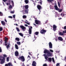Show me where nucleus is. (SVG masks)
Masks as SVG:
<instances>
[{
	"label": "nucleus",
	"instance_id": "57",
	"mask_svg": "<svg viewBox=\"0 0 66 66\" xmlns=\"http://www.w3.org/2000/svg\"><path fill=\"white\" fill-rule=\"evenodd\" d=\"M25 26H26V27H28V25H27V24H25Z\"/></svg>",
	"mask_w": 66,
	"mask_h": 66
},
{
	"label": "nucleus",
	"instance_id": "2",
	"mask_svg": "<svg viewBox=\"0 0 66 66\" xmlns=\"http://www.w3.org/2000/svg\"><path fill=\"white\" fill-rule=\"evenodd\" d=\"M3 57L2 59L1 64H3L5 63V57H7V55L5 54H4L3 55Z\"/></svg>",
	"mask_w": 66,
	"mask_h": 66
},
{
	"label": "nucleus",
	"instance_id": "15",
	"mask_svg": "<svg viewBox=\"0 0 66 66\" xmlns=\"http://www.w3.org/2000/svg\"><path fill=\"white\" fill-rule=\"evenodd\" d=\"M55 10H57V11H59V10H60V9L57 7V6L56 5H55Z\"/></svg>",
	"mask_w": 66,
	"mask_h": 66
},
{
	"label": "nucleus",
	"instance_id": "32",
	"mask_svg": "<svg viewBox=\"0 0 66 66\" xmlns=\"http://www.w3.org/2000/svg\"><path fill=\"white\" fill-rule=\"evenodd\" d=\"M58 5L59 7H60L61 6L60 5V2H58Z\"/></svg>",
	"mask_w": 66,
	"mask_h": 66
},
{
	"label": "nucleus",
	"instance_id": "23",
	"mask_svg": "<svg viewBox=\"0 0 66 66\" xmlns=\"http://www.w3.org/2000/svg\"><path fill=\"white\" fill-rule=\"evenodd\" d=\"M59 35H64V34H63V33H62V32H60L59 33Z\"/></svg>",
	"mask_w": 66,
	"mask_h": 66
},
{
	"label": "nucleus",
	"instance_id": "36",
	"mask_svg": "<svg viewBox=\"0 0 66 66\" xmlns=\"http://www.w3.org/2000/svg\"><path fill=\"white\" fill-rule=\"evenodd\" d=\"M7 39H8V38L5 37V41H7Z\"/></svg>",
	"mask_w": 66,
	"mask_h": 66
},
{
	"label": "nucleus",
	"instance_id": "33",
	"mask_svg": "<svg viewBox=\"0 0 66 66\" xmlns=\"http://www.w3.org/2000/svg\"><path fill=\"white\" fill-rule=\"evenodd\" d=\"M0 16H3V13H2L1 12H0Z\"/></svg>",
	"mask_w": 66,
	"mask_h": 66
},
{
	"label": "nucleus",
	"instance_id": "60",
	"mask_svg": "<svg viewBox=\"0 0 66 66\" xmlns=\"http://www.w3.org/2000/svg\"><path fill=\"white\" fill-rule=\"evenodd\" d=\"M7 41H5V43H7Z\"/></svg>",
	"mask_w": 66,
	"mask_h": 66
},
{
	"label": "nucleus",
	"instance_id": "53",
	"mask_svg": "<svg viewBox=\"0 0 66 66\" xmlns=\"http://www.w3.org/2000/svg\"><path fill=\"white\" fill-rule=\"evenodd\" d=\"M64 29H66V26H64Z\"/></svg>",
	"mask_w": 66,
	"mask_h": 66
},
{
	"label": "nucleus",
	"instance_id": "55",
	"mask_svg": "<svg viewBox=\"0 0 66 66\" xmlns=\"http://www.w3.org/2000/svg\"><path fill=\"white\" fill-rule=\"evenodd\" d=\"M2 55H0V58H2Z\"/></svg>",
	"mask_w": 66,
	"mask_h": 66
},
{
	"label": "nucleus",
	"instance_id": "31",
	"mask_svg": "<svg viewBox=\"0 0 66 66\" xmlns=\"http://www.w3.org/2000/svg\"><path fill=\"white\" fill-rule=\"evenodd\" d=\"M58 12H62V11H63V9H59V10H58Z\"/></svg>",
	"mask_w": 66,
	"mask_h": 66
},
{
	"label": "nucleus",
	"instance_id": "28",
	"mask_svg": "<svg viewBox=\"0 0 66 66\" xmlns=\"http://www.w3.org/2000/svg\"><path fill=\"white\" fill-rule=\"evenodd\" d=\"M16 44L19 45H20V44H21V43H20V42H16Z\"/></svg>",
	"mask_w": 66,
	"mask_h": 66
},
{
	"label": "nucleus",
	"instance_id": "22",
	"mask_svg": "<svg viewBox=\"0 0 66 66\" xmlns=\"http://www.w3.org/2000/svg\"><path fill=\"white\" fill-rule=\"evenodd\" d=\"M15 47L16 49H18V46L17 44L15 45Z\"/></svg>",
	"mask_w": 66,
	"mask_h": 66
},
{
	"label": "nucleus",
	"instance_id": "16",
	"mask_svg": "<svg viewBox=\"0 0 66 66\" xmlns=\"http://www.w3.org/2000/svg\"><path fill=\"white\" fill-rule=\"evenodd\" d=\"M23 7H25L26 9L27 10L29 8V5H26L25 6H23Z\"/></svg>",
	"mask_w": 66,
	"mask_h": 66
},
{
	"label": "nucleus",
	"instance_id": "44",
	"mask_svg": "<svg viewBox=\"0 0 66 66\" xmlns=\"http://www.w3.org/2000/svg\"><path fill=\"white\" fill-rule=\"evenodd\" d=\"M43 66H48V65L46 64H44L43 65Z\"/></svg>",
	"mask_w": 66,
	"mask_h": 66
},
{
	"label": "nucleus",
	"instance_id": "7",
	"mask_svg": "<svg viewBox=\"0 0 66 66\" xmlns=\"http://www.w3.org/2000/svg\"><path fill=\"white\" fill-rule=\"evenodd\" d=\"M20 27L22 29V30H23L24 31L25 30V29H26V28L23 26L21 25L20 26Z\"/></svg>",
	"mask_w": 66,
	"mask_h": 66
},
{
	"label": "nucleus",
	"instance_id": "5",
	"mask_svg": "<svg viewBox=\"0 0 66 66\" xmlns=\"http://www.w3.org/2000/svg\"><path fill=\"white\" fill-rule=\"evenodd\" d=\"M28 27H30L29 29V34H31V33H32V27L29 26H28Z\"/></svg>",
	"mask_w": 66,
	"mask_h": 66
},
{
	"label": "nucleus",
	"instance_id": "29",
	"mask_svg": "<svg viewBox=\"0 0 66 66\" xmlns=\"http://www.w3.org/2000/svg\"><path fill=\"white\" fill-rule=\"evenodd\" d=\"M42 2H43V1L42 0H40L39 3L40 4V5H42Z\"/></svg>",
	"mask_w": 66,
	"mask_h": 66
},
{
	"label": "nucleus",
	"instance_id": "43",
	"mask_svg": "<svg viewBox=\"0 0 66 66\" xmlns=\"http://www.w3.org/2000/svg\"><path fill=\"white\" fill-rule=\"evenodd\" d=\"M9 9H12V5H10L9 7Z\"/></svg>",
	"mask_w": 66,
	"mask_h": 66
},
{
	"label": "nucleus",
	"instance_id": "9",
	"mask_svg": "<svg viewBox=\"0 0 66 66\" xmlns=\"http://www.w3.org/2000/svg\"><path fill=\"white\" fill-rule=\"evenodd\" d=\"M13 66V65L10 62L8 63L7 64H5V66Z\"/></svg>",
	"mask_w": 66,
	"mask_h": 66
},
{
	"label": "nucleus",
	"instance_id": "12",
	"mask_svg": "<svg viewBox=\"0 0 66 66\" xmlns=\"http://www.w3.org/2000/svg\"><path fill=\"white\" fill-rule=\"evenodd\" d=\"M15 55V56H18V55H19V53L17 51H16L14 53Z\"/></svg>",
	"mask_w": 66,
	"mask_h": 66
},
{
	"label": "nucleus",
	"instance_id": "20",
	"mask_svg": "<svg viewBox=\"0 0 66 66\" xmlns=\"http://www.w3.org/2000/svg\"><path fill=\"white\" fill-rule=\"evenodd\" d=\"M15 40H17V41H19L20 40V39H19V38L18 37H16L15 38Z\"/></svg>",
	"mask_w": 66,
	"mask_h": 66
},
{
	"label": "nucleus",
	"instance_id": "39",
	"mask_svg": "<svg viewBox=\"0 0 66 66\" xmlns=\"http://www.w3.org/2000/svg\"><path fill=\"white\" fill-rule=\"evenodd\" d=\"M10 47V46L9 45H7V46H6V47L7 49H9V47Z\"/></svg>",
	"mask_w": 66,
	"mask_h": 66
},
{
	"label": "nucleus",
	"instance_id": "40",
	"mask_svg": "<svg viewBox=\"0 0 66 66\" xmlns=\"http://www.w3.org/2000/svg\"><path fill=\"white\" fill-rule=\"evenodd\" d=\"M49 51L50 52H53V51L51 49H50V50Z\"/></svg>",
	"mask_w": 66,
	"mask_h": 66
},
{
	"label": "nucleus",
	"instance_id": "14",
	"mask_svg": "<svg viewBox=\"0 0 66 66\" xmlns=\"http://www.w3.org/2000/svg\"><path fill=\"white\" fill-rule=\"evenodd\" d=\"M58 39L59 40H60V41H63V39L62 37H58Z\"/></svg>",
	"mask_w": 66,
	"mask_h": 66
},
{
	"label": "nucleus",
	"instance_id": "13",
	"mask_svg": "<svg viewBox=\"0 0 66 66\" xmlns=\"http://www.w3.org/2000/svg\"><path fill=\"white\" fill-rule=\"evenodd\" d=\"M37 7L38 9L39 10H40V9L42 8V6H41L40 5H38L37 6Z\"/></svg>",
	"mask_w": 66,
	"mask_h": 66
},
{
	"label": "nucleus",
	"instance_id": "35",
	"mask_svg": "<svg viewBox=\"0 0 66 66\" xmlns=\"http://www.w3.org/2000/svg\"><path fill=\"white\" fill-rule=\"evenodd\" d=\"M25 22L26 23H27V24L28 25H30V23H28V22H27L26 21Z\"/></svg>",
	"mask_w": 66,
	"mask_h": 66
},
{
	"label": "nucleus",
	"instance_id": "49",
	"mask_svg": "<svg viewBox=\"0 0 66 66\" xmlns=\"http://www.w3.org/2000/svg\"><path fill=\"white\" fill-rule=\"evenodd\" d=\"M7 0H3V1L4 2H6V1H7Z\"/></svg>",
	"mask_w": 66,
	"mask_h": 66
},
{
	"label": "nucleus",
	"instance_id": "27",
	"mask_svg": "<svg viewBox=\"0 0 66 66\" xmlns=\"http://www.w3.org/2000/svg\"><path fill=\"white\" fill-rule=\"evenodd\" d=\"M16 29L17 30V31H18V32H20V30H19V28L17 27H16Z\"/></svg>",
	"mask_w": 66,
	"mask_h": 66
},
{
	"label": "nucleus",
	"instance_id": "54",
	"mask_svg": "<svg viewBox=\"0 0 66 66\" xmlns=\"http://www.w3.org/2000/svg\"><path fill=\"white\" fill-rule=\"evenodd\" d=\"M11 2L12 3V4H14V2H13V1H11Z\"/></svg>",
	"mask_w": 66,
	"mask_h": 66
},
{
	"label": "nucleus",
	"instance_id": "30",
	"mask_svg": "<svg viewBox=\"0 0 66 66\" xmlns=\"http://www.w3.org/2000/svg\"><path fill=\"white\" fill-rule=\"evenodd\" d=\"M30 56L28 55L27 57V60H30Z\"/></svg>",
	"mask_w": 66,
	"mask_h": 66
},
{
	"label": "nucleus",
	"instance_id": "52",
	"mask_svg": "<svg viewBox=\"0 0 66 66\" xmlns=\"http://www.w3.org/2000/svg\"><path fill=\"white\" fill-rule=\"evenodd\" d=\"M10 4H10V3H6V5H10Z\"/></svg>",
	"mask_w": 66,
	"mask_h": 66
},
{
	"label": "nucleus",
	"instance_id": "48",
	"mask_svg": "<svg viewBox=\"0 0 66 66\" xmlns=\"http://www.w3.org/2000/svg\"><path fill=\"white\" fill-rule=\"evenodd\" d=\"M11 0H9L8 2H9V3H10V4H11Z\"/></svg>",
	"mask_w": 66,
	"mask_h": 66
},
{
	"label": "nucleus",
	"instance_id": "6",
	"mask_svg": "<svg viewBox=\"0 0 66 66\" xmlns=\"http://www.w3.org/2000/svg\"><path fill=\"white\" fill-rule=\"evenodd\" d=\"M35 22L36 24H40V21L39 20H35Z\"/></svg>",
	"mask_w": 66,
	"mask_h": 66
},
{
	"label": "nucleus",
	"instance_id": "58",
	"mask_svg": "<svg viewBox=\"0 0 66 66\" xmlns=\"http://www.w3.org/2000/svg\"><path fill=\"white\" fill-rule=\"evenodd\" d=\"M56 13V15H58V14L57 13V12H55Z\"/></svg>",
	"mask_w": 66,
	"mask_h": 66
},
{
	"label": "nucleus",
	"instance_id": "56",
	"mask_svg": "<svg viewBox=\"0 0 66 66\" xmlns=\"http://www.w3.org/2000/svg\"><path fill=\"white\" fill-rule=\"evenodd\" d=\"M5 45L6 46H7V43H5Z\"/></svg>",
	"mask_w": 66,
	"mask_h": 66
},
{
	"label": "nucleus",
	"instance_id": "26",
	"mask_svg": "<svg viewBox=\"0 0 66 66\" xmlns=\"http://www.w3.org/2000/svg\"><path fill=\"white\" fill-rule=\"evenodd\" d=\"M26 18H27V16H26V15H23V19H26Z\"/></svg>",
	"mask_w": 66,
	"mask_h": 66
},
{
	"label": "nucleus",
	"instance_id": "42",
	"mask_svg": "<svg viewBox=\"0 0 66 66\" xmlns=\"http://www.w3.org/2000/svg\"><path fill=\"white\" fill-rule=\"evenodd\" d=\"M59 65H60V63H57L56 64V66H59Z\"/></svg>",
	"mask_w": 66,
	"mask_h": 66
},
{
	"label": "nucleus",
	"instance_id": "50",
	"mask_svg": "<svg viewBox=\"0 0 66 66\" xmlns=\"http://www.w3.org/2000/svg\"><path fill=\"white\" fill-rule=\"evenodd\" d=\"M13 18H15V15H13Z\"/></svg>",
	"mask_w": 66,
	"mask_h": 66
},
{
	"label": "nucleus",
	"instance_id": "37",
	"mask_svg": "<svg viewBox=\"0 0 66 66\" xmlns=\"http://www.w3.org/2000/svg\"><path fill=\"white\" fill-rule=\"evenodd\" d=\"M52 61H53V63H55V61H54V58H52Z\"/></svg>",
	"mask_w": 66,
	"mask_h": 66
},
{
	"label": "nucleus",
	"instance_id": "62",
	"mask_svg": "<svg viewBox=\"0 0 66 66\" xmlns=\"http://www.w3.org/2000/svg\"><path fill=\"white\" fill-rule=\"evenodd\" d=\"M33 24H34V25L35 26H36V24H35V23Z\"/></svg>",
	"mask_w": 66,
	"mask_h": 66
},
{
	"label": "nucleus",
	"instance_id": "59",
	"mask_svg": "<svg viewBox=\"0 0 66 66\" xmlns=\"http://www.w3.org/2000/svg\"><path fill=\"white\" fill-rule=\"evenodd\" d=\"M0 43H2V40H1L0 41Z\"/></svg>",
	"mask_w": 66,
	"mask_h": 66
},
{
	"label": "nucleus",
	"instance_id": "61",
	"mask_svg": "<svg viewBox=\"0 0 66 66\" xmlns=\"http://www.w3.org/2000/svg\"><path fill=\"white\" fill-rule=\"evenodd\" d=\"M55 40H56V42H57V39H55Z\"/></svg>",
	"mask_w": 66,
	"mask_h": 66
},
{
	"label": "nucleus",
	"instance_id": "38",
	"mask_svg": "<svg viewBox=\"0 0 66 66\" xmlns=\"http://www.w3.org/2000/svg\"><path fill=\"white\" fill-rule=\"evenodd\" d=\"M63 34H65V33H66V30H65L63 31Z\"/></svg>",
	"mask_w": 66,
	"mask_h": 66
},
{
	"label": "nucleus",
	"instance_id": "3",
	"mask_svg": "<svg viewBox=\"0 0 66 66\" xmlns=\"http://www.w3.org/2000/svg\"><path fill=\"white\" fill-rule=\"evenodd\" d=\"M18 59L19 60H21L22 62H24L25 61L24 57L23 56H19Z\"/></svg>",
	"mask_w": 66,
	"mask_h": 66
},
{
	"label": "nucleus",
	"instance_id": "51",
	"mask_svg": "<svg viewBox=\"0 0 66 66\" xmlns=\"http://www.w3.org/2000/svg\"><path fill=\"white\" fill-rule=\"evenodd\" d=\"M4 21H5V22H7V20H6V19H4Z\"/></svg>",
	"mask_w": 66,
	"mask_h": 66
},
{
	"label": "nucleus",
	"instance_id": "34",
	"mask_svg": "<svg viewBox=\"0 0 66 66\" xmlns=\"http://www.w3.org/2000/svg\"><path fill=\"white\" fill-rule=\"evenodd\" d=\"M7 62L9 61V57H7L6 58Z\"/></svg>",
	"mask_w": 66,
	"mask_h": 66
},
{
	"label": "nucleus",
	"instance_id": "10",
	"mask_svg": "<svg viewBox=\"0 0 66 66\" xmlns=\"http://www.w3.org/2000/svg\"><path fill=\"white\" fill-rule=\"evenodd\" d=\"M49 47L50 49H52V44L51 43V42H50L49 44Z\"/></svg>",
	"mask_w": 66,
	"mask_h": 66
},
{
	"label": "nucleus",
	"instance_id": "21",
	"mask_svg": "<svg viewBox=\"0 0 66 66\" xmlns=\"http://www.w3.org/2000/svg\"><path fill=\"white\" fill-rule=\"evenodd\" d=\"M38 34H39V32H36L35 33V34L36 35H38Z\"/></svg>",
	"mask_w": 66,
	"mask_h": 66
},
{
	"label": "nucleus",
	"instance_id": "46",
	"mask_svg": "<svg viewBox=\"0 0 66 66\" xmlns=\"http://www.w3.org/2000/svg\"><path fill=\"white\" fill-rule=\"evenodd\" d=\"M2 50L1 49V48L0 47V53L2 52Z\"/></svg>",
	"mask_w": 66,
	"mask_h": 66
},
{
	"label": "nucleus",
	"instance_id": "4",
	"mask_svg": "<svg viewBox=\"0 0 66 66\" xmlns=\"http://www.w3.org/2000/svg\"><path fill=\"white\" fill-rule=\"evenodd\" d=\"M40 31V33L41 34H45V33L47 32V30L45 29H43L42 30H40V31Z\"/></svg>",
	"mask_w": 66,
	"mask_h": 66
},
{
	"label": "nucleus",
	"instance_id": "1",
	"mask_svg": "<svg viewBox=\"0 0 66 66\" xmlns=\"http://www.w3.org/2000/svg\"><path fill=\"white\" fill-rule=\"evenodd\" d=\"M44 53L46 54H44L43 55L44 56L45 59L47 61H48H48L51 62L52 61V59L51 58H48V57H51L52 55V53L49 51L45 50H44Z\"/></svg>",
	"mask_w": 66,
	"mask_h": 66
},
{
	"label": "nucleus",
	"instance_id": "19",
	"mask_svg": "<svg viewBox=\"0 0 66 66\" xmlns=\"http://www.w3.org/2000/svg\"><path fill=\"white\" fill-rule=\"evenodd\" d=\"M29 11V10L28 9L26 10V9L24 10V12L26 14H28V11Z\"/></svg>",
	"mask_w": 66,
	"mask_h": 66
},
{
	"label": "nucleus",
	"instance_id": "8",
	"mask_svg": "<svg viewBox=\"0 0 66 66\" xmlns=\"http://www.w3.org/2000/svg\"><path fill=\"white\" fill-rule=\"evenodd\" d=\"M57 28V27H56V26H55V25L54 24L53 25V31H55L56 30V28Z\"/></svg>",
	"mask_w": 66,
	"mask_h": 66
},
{
	"label": "nucleus",
	"instance_id": "18",
	"mask_svg": "<svg viewBox=\"0 0 66 66\" xmlns=\"http://www.w3.org/2000/svg\"><path fill=\"white\" fill-rule=\"evenodd\" d=\"M53 0H47V1L49 3H50V2L52 3V2L53 1Z\"/></svg>",
	"mask_w": 66,
	"mask_h": 66
},
{
	"label": "nucleus",
	"instance_id": "41",
	"mask_svg": "<svg viewBox=\"0 0 66 66\" xmlns=\"http://www.w3.org/2000/svg\"><path fill=\"white\" fill-rule=\"evenodd\" d=\"M3 30V28L2 27L0 28V31H2Z\"/></svg>",
	"mask_w": 66,
	"mask_h": 66
},
{
	"label": "nucleus",
	"instance_id": "64",
	"mask_svg": "<svg viewBox=\"0 0 66 66\" xmlns=\"http://www.w3.org/2000/svg\"><path fill=\"white\" fill-rule=\"evenodd\" d=\"M29 55H31V53H29Z\"/></svg>",
	"mask_w": 66,
	"mask_h": 66
},
{
	"label": "nucleus",
	"instance_id": "24",
	"mask_svg": "<svg viewBox=\"0 0 66 66\" xmlns=\"http://www.w3.org/2000/svg\"><path fill=\"white\" fill-rule=\"evenodd\" d=\"M24 2L26 4H28L29 3V1L28 0H25L24 1Z\"/></svg>",
	"mask_w": 66,
	"mask_h": 66
},
{
	"label": "nucleus",
	"instance_id": "63",
	"mask_svg": "<svg viewBox=\"0 0 66 66\" xmlns=\"http://www.w3.org/2000/svg\"><path fill=\"white\" fill-rule=\"evenodd\" d=\"M7 45H8L9 46H10V43H9Z\"/></svg>",
	"mask_w": 66,
	"mask_h": 66
},
{
	"label": "nucleus",
	"instance_id": "45",
	"mask_svg": "<svg viewBox=\"0 0 66 66\" xmlns=\"http://www.w3.org/2000/svg\"><path fill=\"white\" fill-rule=\"evenodd\" d=\"M10 13L11 14H14V11H11Z\"/></svg>",
	"mask_w": 66,
	"mask_h": 66
},
{
	"label": "nucleus",
	"instance_id": "11",
	"mask_svg": "<svg viewBox=\"0 0 66 66\" xmlns=\"http://www.w3.org/2000/svg\"><path fill=\"white\" fill-rule=\"evenodd\" d=\"M32 66H36V62L35 61H33L32 64Z\"/></svg>",
	"mask_w": 66,
	"mask_h": 66
},
{
	"label": "nucleus",
	"instance_id": "25",
	"mask_svg": "<svg viewBox=\"0 0 66 66\" xmlns=\"http://www.w3.org/2000/svg\"><path fill=\"white\" fill-rule=\"evenodd\" d=\"M19 35H20V36H22V37H23V34H22V33H19Z\"/></svg>",
	"mask_w": 66,
	"mask_h": 66
},
{
	"label": "nucleus",
	"instance_id": "47",
	"mask_svg": "<svg viewBox=\"0 0 66 66\" xmlns=\"http://www.w3.org/2000/svg\"><path fill=\"white\" fill-rule=\"evenodd\" d=\"M8 17L9 18H13V17L12 16H9Z\"/></svg>",
	"mask_w": 66,
	"mask_h": 66
},
{
	"label": "nucleus",
	"instance_id": "17",
	"mask_svg": "<svg viewBox=\"0 0 66 66\" xmlns=\"http://www.w3.org/2000/svg\"><path fill=\"white\" fill-rule=\"evenodd\" d=\"M1 23L3 26H5V22L4 21H1Z\"/></svg>",
	"mask_w": 66,
	"mask_h": 66
}]
</instances>
